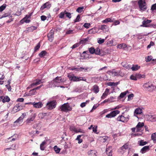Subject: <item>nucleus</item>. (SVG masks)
<instances>
[{"instance_id": "obj_60", "label": "nucleus", "mask_w": 156, "mask_h": 156, "mask_svg": "<svg viewBox=\"0 0 156 156\" xmlns=\"http://www.w3.org/2000/svg\"><path fill=\"white\" fill-rule=\"evenodd\" d=\"M97 128L98 126H94V127H93L92 129H93V131L96 133H97Z\"/></svg>"}, {"instance_id": "obj_39", "label": "nucleus", "mask_w": 156, "mask_h": 156, "mask_svg": "<svg viewBox=\"0 0 156 156\" xmlns=\"http://www.w3.org/2000/svg\"><path fill=\"white\" fill-rule=\"evenodd\" d=\"M151 140L153 141L154 142H156V133H153L151 136Z\"/></svg>"}, {"instance_id": "obj_29", "label": "nucleus", "mask_w": 156, "mask_h": 156, "mask_svg": "<svg viewBox=\"0 0 156 156\" xmlns=\"http://www.w3.org/2000/svg\"><path fill=\"white\" fill-rule=\"evenodd\" d=\"M10 98L8 96H5V97L4 96L2 101L4 103L6 102H8L10 101Z\"/></svg>"}, {"instance_id": "obj_20", "label": "nucleus", "mask_w": 156, "mask_h": 156, "mask_svg": "<svg viewBox=\"0 0 156 156\" xmlns=\"http://www.w3.org/2000/svg\"><path fill=\"white\" fill-rule=\"evenodd\" d=\"M47 144L46 141L44 140L41 144L40 145V149L41 151H44L46 147V145Z\"/></svg>"}, {"instance_id": "obj_62", "label": "nucleus", "mask_w": 156, "mask_h": 156, "mask_svg": "<svg viewBox=\"0 0 156 156\" xmlns=\"http://www.w3.org/2000/svg\"><path fill=\"white\" fill-rule=\"evenodd\" d=\"M83 26L86 28H88L90 27V24L89 23H85L84 24Z\"/></svg>"}, {"instance_id": "obj_61", "label": "nucleus", "mask_w": 156, "mask_h": 156, "mask_svg": "<svg viewBox=\"0 0 156 156\" xmlns=\"http://www.w3.org/2000/svg\"><path fill=\"white\" fill-rule=\"evenodd\" d=\"M74 76V75L73 74H69L68 75V77L69 78L70 80L71 81L73 80Z\"/></svg>"}, {"instance_id": "obj_34", "label": "nucleus", "mask_w": 156, "mask_h": 156, "mask_svg": "<svg viewBox=\"0 0 156 156\" xmlns=\"http://www.w3.org/2000/svg\"><path fill=\"white\" fill-rule=\"evenodd\" d=\"M136 75L137 79H140L141 78H145V74H141L139 73H136Z\"/></svg>"}, {"instance_id": "obj_33", "label": "nucleus", "mask_w": 156, "mask_h": 156, "mask_svg": "<svg viewBox=\"0 0 156 156\" xmlns=\"http://www.w3.org/2000/svg\"><path fill=\"white\" fill-rule=\"evenodd\" d=\"M121 64L123 66L126 68L127 69H129L131 68V65L128 64L127 63L125 62H122Z\"/></svg>"}, {"instance_id": "obj_37", "label": "nucleus", "mask_w": 156, "mask_h": 156, "mask_svg": "<svg viewBox=\"0 0 156 156\" xmlns=\"http://www.w3.org/2000/svg\"><path fill=\"white\" fill-rule=\"evenodd\" d=\"M140 146H143L146 144L147 143V141H144V140H141L138 141Z\"/></svg>"}, {"instance_id": "obj_52", "label": "nucleus", "mask_w": 156, "mask_h": 156, "mask_svg": "<svg viewBox=\"0 0 156 156\" xmlns=\"http://www.w3.org/2000/svg\"><path fill=\"white\" fill-rule=\"evenodd\" d=\"M65 14L66 15V16L68 18L70 19L71 17V14L70 13H69L67 12L66 10L65 11Z\"/></svg>"}, {"instance_id": "obj_38", "label": "nucleus", "mask_w": 156, "mask_h": 156, "mask_svg": "<svg viewBox=\"0 0 156 156\" xmlns=\"http://www.w3.org/2000/svg\"><path fill=\"white\" fill-rule=\"evenodd\" d=\"M113 21L112 20V19L110 18H106L105 20H103L102 21V23H108V22H112Z\"/></svg>"}, {"instance_id": "obj_45", "label": "nucleus", "mask_w": 156, "mask_h": 156, "mask_svg": "<svg viewBox=\"0 0 156 156\" xmlns=\"http://www.w3.org/2000/svg\"><path fill=\"white\" fill-rule=\"evenodd\" d=\"M69 129L71 131H74L76 133L77 129L74 126L72 125L70 126Z\"/></svg>"}, {"instance_id": "obj_40", "label": "nucleus", "mask_w": 156, "mask_h": 156, "mask_svg": "<svg viewBox=\"0 0 156 156\" xmlns=\"http://www.w3.org/2000/svg\"><path fill=\"white\" fill-rule=\"evenodd\" d=\"M83 135H78L76 139V140H78V143L79 144H80L82 143L83 141L81 139H80V138L82 136H83Z\"/></svg>"}, {"instance_id": "obj_49", "label": "nucleus", "mask_w": 156, "mask_h": 156, "mask_svg": "<svg viewBox=\"0 0 156 156\" xmlns=\"http://www.w3.org/2000/svg\"><path fill=\"white\" fill-rule=\"evenodd\" d=\"M111 73L114 76H118L119 74L118 73L116 72L115 69H113Z\"/></svg>"}, {"instance_id": "obj_16", "label": "nucleus", "mask_w": 156, "mask_h": 156, "mask_svg": "<svg viewBox=\"0 0 156 156\" xmlns=\"http://www.w3.org/2000/svg\"><path fill=\"white\" fill-rule=\"evenodd\" d=\"M148 120L151 122L156 121V115H148Z\"/></svg>"}, {"instance_id": "obj_15", "label": "nucleus", "mask_w": 156, "mask_h": 156, "mask_svg": "<svg viewBox=\"0 0 156 156\" xmlns=\"http://www.w3.org/2000/svg\"><path fill=\"white\" fill-rule=\"evenodd\" d=\"M36 116V115L35 113L34 114L31 115V116L30 118H28L26 120V122L27 124H29L31 122L33 121L35 119Z\"/></svg>"}, {"instance_id": "obj_46", "label": "nucleus", "mask_w": 156, "mask_h": 156, "mask_svg": "<svg viewBox=\"0 0 156 156\" xmlns=\"http://www.w3.org/2000/svg\"><path fill=\"white\" fill-rule=\"evenodd\" d=\"M130 79L131 80H133L136 81L137 80V78H136V74L134 75H132L130 76Z\"/></svg>"}, {"instance_id": "obj_12", "label": "nucleus", "mask_w": 156, "mask_h": 156, "mask_svg": "<svg viewBox=\"0 0 156 156\" xmlns=\"http://www.w3.org/2000/svg\"><path fill=\"white\" fill-rule=\"evenodd\" d=\"M87 79L85 78H83V77H76L75 76H74L73 80L74 81H79L81 80H83L85 81H86Z\"/></svg>"}, {"instance_id": "obj_22", "label": "nucleus", "mask_w": 156, "mask_h": 156, "mask_svg": "<svg viewBox=\"0 0 156 156\" xmlns=\"http://www.w3.org/2000/svg\"><path fill=\"white\" fill-rule=\"evenodd\" d=\"M92 90L94 92L97 94L98 93L99 91V87L97 85H95L93 86Z\"/></svg>"}, {"instance_id": "obj_47", "label": "nucleus", "mask_w": 156, "mask_h": 156, "mask_svg": "<svg viewBox=\"0 0 156 156\" xmlns=\"http://www.w3.org/2000/svg\"><path fill=\"white\" fill-rule=\"evenodd\" d=\"M94 53L96 55H100L101 54L100 49L98 48H97L95 49V53Z\"/></svg>"}, {"instance_id": "obj_64", "label": "nucleus", "mask_w": 156, "mask_h": 156, "mask_svg": "<svg viewBox=\"0 0 156 156\" xmlns=\"http://www.w3.org/2000/svg\"><path fill=\"white\" fill-rule=\"evenodd\" d=\"M94 29L93 28H92L88 31V33L89 34H94L95 33V31H94Z\"/></svg>"}, {"instance_id": "obj_7", "label": "nucleus", "mask_w": 156, "mask_h": 156, "mask_svg": "<svg viewBox=\"0 0 156 156\" xmlns=\"http://www.w3.org/2000/svg\"><path fill=\"white\" fill-rule=\"evenodd\" d=\"M23 106L20 103H19L16 104L13 107L12 111L14 112H18L23 109Z\"/></svg>"}, {"instance_id": "obj_2", "label": "nucleus", "mask_w": 156, "mask_h": 156, "mask_svg": "<svg viewBox=\"0 0 156 156\" xmlns=\"http://www.w3.org/2000/svg\"><path fill=\"white\" fill-rule=\"evenodd\" d=\"M61 111L66 112L68 111H71L72 110V108L71 107L68 103H65L62 105L60 107Z\"/></svg>"}, {"instance_id": "obj_44", "label": "nucleus", "mask_w": 156, "mask_h": 156, "mask_svg": "<svg viewBox=\"0 0 156 156\" xmlns=\"http://www.w3.org/2000/svg\"><path fill=\"white\" fill-rule=\"evenodd\" d=\"M11 13L10 12L5 13L1 17H0V18L1 19L4 17L9 16H10L11 17H12V16H11Z\"/></svg>"}, {"instance_id": "obj_11", "label": "nucleus", "mask_w": 156, "mask_h": 156, "mask_svg": "<svg viewBox=\"0 0 156 156\" xmlns=\"http://www.w3.org/2000/svg\"><path fill=\"white\" fill-rule=\"evenodd\" d=\"M51 7V4L49 2H48L44 3L40 8V10L41 11L43 10L44 9L47 8L48 9H49Z\"/></svg>"}, {"instance_id": "obj_51", "label": "nucleus", "mask_w": 156, "mask_h": 156, "mask_svg": "<svg viewBox=\"0 0 156 156\" xmlns=\"http://www.w3.org/2000/svg\"><path fill=\"white\" fill-rule=\"evenodd\" d=\"M89 102V101H86V102H83L81 103L80 105V106L81 108H83L85 107L87 103Z\"/></svg>"}, {"instance_id": "obj_26", "label": "nucleus", "mask_w": 156, "mask_h": 156, "mask_svg": "<svg viewBox=\"0 0 156 156\" xmlns=\"http://www.w3.org/2000/svg\"><path fill=\"white\" fill-rule=\"evenodd\" d=\"M89 37H87L86 38H83L80 41L79 43L80 44H85L87 42L89 41Z\"/></svg>"}, {"instance_id": "obj_31", "label": "nucleus", "mask_w": 156, "mask_h": 156, "mask_svg": "<svg viewBox=\"0 0 156 156\" xmlns=\"http://www.w3.org/2000/svg\"><path fill=\"white\" fill-rule=\"evenodd\" d=\"M117 47L118 48L121 49V48H125L127 47V45L124 44L122 43L120 44H118L117 46Z\"/></svg>"}, {"instance_id": "obj_3", "label": "nucleus", "mask_w": 156, "mask_h": 156, "mask_svg": "<svg viewBox=\"0 0 156 156\" xmlns=\"http://www.w3.org/2000/svg\"><path fill=\"white\" fill-rule=\"evenodd\" d=\"M140 8V10L144 11L147 9L146 3L145 0H139L138 3Z\"/></svg>"}, {"instance_id": "obj_25", "label": "nucleus", "mask_w": 156, "mask_h": 156, "mask_svg": "<svg viewBox=\"0 0 156 156\" xmlns=\"http://www.w3.org/2000/svg\"><path fill=\"white\" fill-rule=\"evenodd\" d=\"M100 29L105 33L108 30V27L105 25H101Z\"/></svg>"}, {"instance_id": "obj_5", "label": "nucleus", "mask_w": 156, "mask_h": 156, "mask_svg": "<svg viewBox=\"0 0 156 156\" xmlns=\"http://www.w3.org/2000/svg\"><path fill=\"white\" fill-rule=\"evenodd\" d=\"M124 115V113H122L121 115H119L116 119L117 121L122 122H126L129 120V115L127 117H125L123 115Z\"/></svg>"}, {"instance_id": "obj_13", "label": "nucleus", "mask_w": 156, "mask_h": 156, "mask_svg": "<svg viewBox=\"0 0 156 156\" xmlns=\"http://www.w3.org/2000/svg\"><path fill=\"white\" fill-rule=\"evenodd\" d=\"M151 20H144L142 22V25L141 26L145 27H149V25L148 24L151 23Z\"/></svg>"}, {"instance_id": "obj_58", "label": "nucleus", "mask_w": 156, "mask_h": 156, "mask_svg": "<svg viewBox=\"0 0 156 156\" xmlns=\"http://www.w3.org/2000/svg\"><path fill=\"white\" fill-rule=\"evenodd\" d=\"M85 133V132H84V130H83L80 128H79V129H76V133Z\"/></svg>"}, {"instance_id": "obj_6", "label": "nucleus", "mask_w": 156, "mask_h": 156, "mask_svg": "<svg viewBox=\"0 0 156 156\" xmlns=\"http://www.w3.org/2000/svg\"><path fill=\"white\" fill-rule=\"evenodd\" d=\"M120 113V111L117 110L113 111L109 114L107 115L105 117L108 118H111L115 116Z\"/></svg>"}, {"instance_id": "obj_8", "label": "nucleus", "mask_w": 156, "mask_h": 156, "mask_svg": "<svg viewBox=\"0 0 156 156\" xmlns=\"http://www.w3.org/2000/svg\"><path fill=\"white\" fill-rule=\"evenodd\" d=\"M54 30H50L49 33L48 34V40L51 42L52 41L54 38Z\"/></svg>"}, {"instance_id": "obj_30", "label": "nucleus", "mask_w": 156, "mask_h": 156, "mask_svg": "<svg viewBox=\"0 0 156 156\" xmlns=\"http://www.w3.org/2000/svg\"><path fill=\"white\" fill-rule=\"evenodd\" d=\"M36 27H32L27 28V29L25 31L27 33V32H32L36 29Z\"/></svg>"}, {"instance_id": "obj_23", "label": "nucleus", "mask_w": 156, "mask_h": 156, "mask_svg": "<svg viewBox=\"0 0 156 156\" xmlns=\"http://www.w3.org/2000/svg\"><path fill=\"white\" fill-rule=\"evenodd\" d=\"M97 152L95 150H91L88 152L89 156H96Z\"/></svg>"}, {"instance_id": "obj_14", "label": "nucleus", "mask_w": 156, "mask_h": 156, "mask_svg": "<svg viewBox=\"0 0 156 156\" xmlns=\"http://www.w3.org/2000/svg\"><path fill=\"white\" fill-rule=\"evenodd\" d=\"M32 105H33L34 107L36 108H40L42 107L43 105L42 102H33Z\"/></svg>"}, {"instance_id": "obj_18", "label": "nucleus", "mask_w": 156, "mask_h": 156, "mask_svg": "<svg viewBox=\"0 0 156 156\" xmlns=\"http://www.w3.org/2000/svg\"><path fill=\"white\" fill-rule=\"evenodd\" d=\"M106 152L108 156H112V149L111 147H109L107 148L106 150Z\"/></svg>"}, {"instance_id": "obj_36", "label": "nucleus", "mask_w": 156, "mask_h": 156, "mask_svg": "<svg viewBox=\"0 0 156 156\" xmlns=\"http://www.w3.org/2000/svg\"><path fill=\"white\" fill-rule=\"evenodd\" d=\"M142 112V110L139 108H137L135 110L134 113H135L136 114L138 115V114H141Z\"/></svg>"}, {"instance_id": "obj_35", "label": "nucleus", "mask_w": 156, "mask_h": 156, "mask_svg": "<svg viewBox=\"0 0 156 156\" xmlns=\"http://www.w3.org/2000/svg\"><path fill=\"white\" fill-rule=\"evenodd\" d=\"M53 81L57 83H60L62 81L61 77H56L55 79L53 80Z\"/></svg>"}, {"instance_id": "obj_19", "label": "nucleus", "mask_w": 156, "mask_h": 156, "mask_svg": "<svg viewBox=\"0 0 156 156\" xmlns=\"http://www.w3.org/2000/svg\"><path fill=\"white\" fill-rule=\"evenodd\" d=\"M149 146H146L143 147L140 150V152L142 154H144L146 153L147 151H148L149 150Z\"/></svg>"}, {"instance_id": "obj_10", "label": "nucleus", "mask_w": 156, "mask_h": 156, "mask_svg": "<svg viewBox=\"0 0 156 156\" xmlns=\"http://www.w3.org/2000/svg\"><path fill=\"white\" fill-rule=\"evenodd\" d=\"M128 148V145L127 144H125L119 150V151L123 153Z\"/></svg>"}, {"instance_id": "obj_24", "label": "nucleus", "mask_w": 156, "mask_h": 156, "mask_svg": "<svg viewBox=\"0 0 156 156\" xmlns=\"http://www.w3.org/2000/svg\"><path fill=\"white\" fill-rule=\"evenodd\" d=\"M109 92V90L108 88H106L104 93H103L102 96L101 97L102 99H104L108 95Z\"/></svg>"}, {"instance_id": "obj_59", "label": "nucleus", "mask_w": 156, "mask_h": 156, "mask_svg": "<svg viewBox=\"0 0 156 156\" xmlns=\"http://www.w3.org/2000/svg\"><path fill=\"white\" fill-rule=\"evenodd\" d=\"M40 44L38 43L37 45L34 48V51H36L40 48Z\"/></svg>"}, {"instance_id": "obj_32", "label": "nucleus", "mask_w": 156, "mask_h": 156, "mask_svg": "<svg viewBox=\"0 0 156 156\" xmlns=\"http://www.w3.org/2000/svg\"><path fill=\"white\" fill-rule=\"evenodd\" d=\"M120 83L119 81L116 83L109 82L107 83V85L109 86H116L119 84Z\"/></svg>"}, {"instance_id": "obj_9", "label": "nucleus", "mask_w": 156, "mask_h": 156, "mask_svg": "<svg viewBox=\"0 0 156 156\" xmlns=\"http://www.w3.org/2000/svg\"><path fill=\"white\" fill-rule=\"evenodd\" d=\"M144 126V124L143 122H139L136 126V132H137L140 131L141 129Z\"/></svg>"}, {"instance_id": "obj_43", "label": "nucleus", "mask_w": 156, "mask_h": 156, "mask_svg": "<svg viewBox=\"0 0 156 156\" xmlns=\"http://www.w3.org/2000/svg\"><path fill=\"white\" fill-rule=\"evenodd\" d=\"M89 52L92 54H93L95 53V49L93 47H90L88 49Z\"/></svg>"}, {"instance_id": "obj_42", "label": "nucleus", "mask_w": 156, "mask_h": 156, "mask_svg": "<svg viewBox=\"0 0 156 156\" xmlns=\"http://www.w3.org/2000/svg\"><path fill=\"white\" fill-rule=\"evenodd\" d=\"M56 153H59L60 152L61 149L58 148L57 146H55L53 147Z\"/></svg>"}, {"instance_id": "obj_27", "label": "nucleus", "mask_w": 156, "mask_h": 156, "mask_svg": "<svg viewBox=\"0 0 156 156\" xmlns=\"http://www.w3.org/2000/svg\"><path fill=\"white\" fill-rule=\"evenodd\" d=\"M140 66H139L137 65H133L132 67H131L130 69L133 71H136L140 69Z\"/></svg>"}, {"instance_id": "obj_41", "label": "nucleus", "mask_w": 156, "mask_h": 156, "mask_svg": "<svg viewBox=\"0 0 156 156\" xmlns=\"http://www.w3.org/2000/svg\"><path fill=\"white\" fill-rule=\"evenodd\" d=\"M47 52L45 51H41L39 54V55L41 57H43L46 55Z\"/></svg>"}, {"instance_id": "obj_56", "label": "nucleus", "mask_w": 156, "mask_h": 156, "mask_svg": "<svg viewBox=\"0 0 156 156\" xmlns=\"http://www.w3.org/2000/svg\"><path fill=\"white\" fill-rule=\"evenodd\" d=\"M45 114H46V113H40L38 115V117L40 118L43 119V118H44Z\"/></svg>"}, {"instance_id": "obj_28", "label": "nucleus", "mask_w": 156, "mask_h": 156, "mask_svg": "<svg viewBox=\"0 0 156 156\" xmlns=\"http://www.w3.org/2000/svg\"><path fill=\"white\" fill-rule=\"evenodd\" d=\"M37 94V92L34 88L30 90L29 93L27 94L28 96H32L35 95Z\"/></svg>"}, {"instance_id": "obj_4", "label": "nucleus", "mask_w": 156, "mask_h": 156, "mask_svg": "<svg viewBox=\"0 0 156 156\" xmlns=\"http://www.w3.org/2000/svg\"><path fill=\"white\" fill-rule=\"evenodd\" d=\"M57 102L55 100H53L48 101L47 104L46 108L49 110H51L55 108Z\"/></svg>"}, {"instance_id": "obj_17", "label": "nucleus", "mask_w": 156, "mask_h": 156, "mask_svg": "<svg viewBox=\"0 0 156 156\" xmlns=\"http://www.w3.org/2000/svg\"><path fill=\"white\" fill-rule=\"evenodd\" d=\"M43 82H41L40 80H37L35 82L32 83L31 85V87H33L34 86H36L40 84L41 83H43Z\"/></svg>"}, {"instance_id": "obj_21", "label": "nucleus", "mask_w": 156, "mask_h": 156, "mask_svg": "<svg viewBox=\"0 0 156 156\" xmlns=\"http://www.w3.org/2000/svg\"><path fill=\"white\" fill-rule=\"evenodd\" d=\"M23 118L22 117H19L17 120L14 122V124H16L17 126H19L23 122Z\"/></svg>"}, {"instance_id": "obj_48", "label": "nucleus", "mask_w": 156, "mask_h": 156, "mask_svg": "<svg viewBox=\"0 0 156 156\" xmlns=\"http://www.w3.org/2000/svg\"><path fill=\"white\" fill-rule=\"evenodd\" d=\"M65 11L64 12H61L59 15V17L60 18H63L64 17L65 15Z\"/></svg>"}, {"instance_id": "obj_1", "label": "nucleus", "mask_w": 156, "mask_h": 156, "mask_svg": "<svg viewBox=\"0 0 156 156\" xmlns=\"http://www.w3.org/2000/svg\"><path fill=\"white\" fill-rule=\"evenodd\" d=\"M142 87L145 90L150 92H153L156 88V86L151 81L144 83Z\"/></svg>"}, {"instance_id": "obj_50", "label": "nucleus", "mask_w": 156, "mask_h": 156, "mask_svg": "<svg viewBox=\"0 0 156 156\" xmlns=\"http://www.w3.org/2000/svg\"><path fill=\"white\" fill-rule=\"evenodd\" d=\"M128 92L127 91H126L123 92L121 93L120 95V97L121 98H123L126 94Z\"/></svg>"}, {"instance_id": "obj_54", "label": "nucleus", "mask_w": 156, "mask_h": 156, "mask_svg": "<svg viewBox=\"0 0 156 156\" xmlns=\"http://www.w3.org/2000/svg\"><path fill=\"white\" fill-rule=\"evenodd\" d=\"M83 9H84V7L83 6L78 7L76 11L79 13H80L83 11Z\"/></svg>"}, {"instance_id": "obj_55", "label": "nucleus", "mask_w": 156, "mask_h": 156, "mask_svg": "<svg viewBox=\"0 0 156 156\" xmlns=\"http://www.w3.org/2000/svg\"><path fill=\"white\" fill-rule=\"evenodd\" d=\"M105 41V39L101 38H99L98 39V42L99 44H102Z\"/></svg>"}, {"instance_id": "obj_57", "label": "nucleus", "mask_w": 156, "mask_h": 156, "mask_svg": "<svg viewBox=\"0 0 156 156\" xmlns=\"http://www.w3.org/2000/svg\"><path fill=\"white\" fill-rule=\"evenodd\" d=\"M80 44L79 43V42L78 43H77L75 44H74L72 47L71 48L72 49H74L76 48H77L80 45Z\"/></svg>"}, {"instance_id": "obj_53", "label": "nucleus", "mask_w": 156, "mask_h": 156, "mask_svg": "<svg viewBox=\"0 0 156 156\" xmlns=\"http://www.w3.org/2000/svg\"><path fill=\"white\" fill-rule=\"evenodd\" d=\"M6 4H3L1 6H0V12H2L6 8Z\"/></svg>"}, {"instance_id": "obj_63", "label": "nucleus", "mask_w": 156, "mask_h": 156, "mask_svg": "<svg viewBox=\"0 0 156 156\" xmlns=\"http://www.w3.org/2000/svg\"><path fill=\"white\" fill-rule=\"evenodd\" d=\"M156 9V3L152 5L151 7V10L154 11Z\"/></svg>"}]
</instances>
